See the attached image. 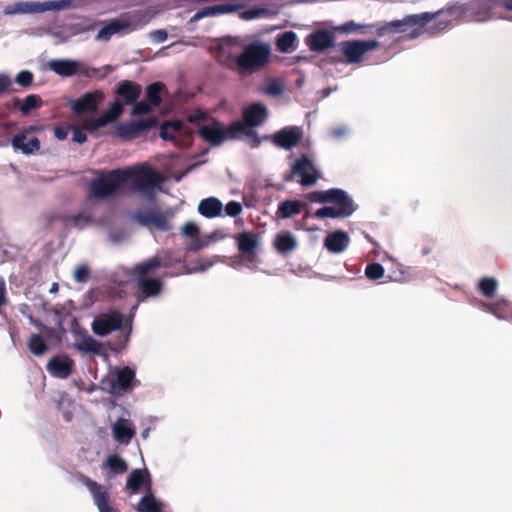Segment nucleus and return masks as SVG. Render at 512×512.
<instances>
[{
	"label": "nucleus",
	"mask_w": 512,
	"mask_h": 512,
	"mask_svg": "<svg viewBox=\"0 0 512 512\" xmlns=\"http://www.w3.org/2000/svg\"><path fill=\"white\" fill-rule=\"evenodd\" d=\"M27 344L31 353L35 356H42L48 350V345L40 334H32Z\"/></svg>",
	"instance_id": "nucleus-38"
},
{
	"label": "nucleus",
	"mask_w": 512,
	"mask_h": 512,
	"mask_svg": "<svg viewBox=\"0 0 512 512\" xmlns=\"http://www.w3.org/2000/svg\"><path fill=\"white\" fill-rule=\"evenodd\" d=\"M38 2L34 1H18L13 4L6 5L3 9V15L14 16L23 14H37Z\"/></svg>",
	"instance_id": "nucleus-26"
},
{
	"label": "nucleus",
	"mask_w": 512,
	"mask_h": 512,
	"mask_svg": "<svg viewBox=\"0 0 512 512\" xmlns=\"http://www.w3.org/2000/svg\"><path fill=\"white\" fill-rule=\"evenodd\" d=\"M341 57H333L335 63L359 64L363 61L367 52L380 47L377 40H347L339 44Z\"/></svg>",
	"instance_id": "nucleus-6"
},
{
	"label": "nucleus",
	"mask_w": 512,
	"mask_h": 512,
	"mask_svg": "<svg viewBox=\"0 0 512 512\" xmlns=\"http://www.w3.org/2000/svg\"><path fill=\"white\" fill-rule=\"evenodd\" d=\"M104 99L105 94L101 90L86 92L71 103V109L76 115L95 112Z\"/></svg>",
	"instance_id": "nucleus-17"
},
{
	"label": "nucleus",
	"mask_w": 512,
	"mask_h": 512,
	"mask_svg": "<svg viewBox=\"0 0 512 512\" xmlns=\"http://www.w3.org/2000/svg\"><path fill=\"white\" fill-rule=\"evenodd\" d=\"M181 231H182V234L187 237H195L200 232L199 227L194 222H191V221L186 222L183 225Z\"/></svg>",
	"instance_id": "nucleus-54"
},
{
	"label": "nucleus",
	"mask_w": 512,
	"mask_h": 512,
	"mask_svg": "<svg viewBox=\"0 0 512 512\" xmlns=\"http://www.w3.org/2000/svg\"><path fill=\"white\" fill-rule=\"evenodd\" d=\"M116 93L123 97L127 104H133L141 94V86L135 82L124 80L119 83Z\"/></svg>",
	"instance_id": "nucleus-27"
},
{
	"label": "nucleus",
	"mask_w": 512,
	"mask_h": 512,
	"mask_svg": "<svg viewBox=\"0 0 512 512\" xmlns=\"http://www.w3.org/2000/svg\"><path fill=\"white\" fill-rule=\"evenodd\" d=\"M267 116L268 110L264 104L260 102L252 103L243 111V120H237L230 124L229 132L232 137L240 138L241 131L260 126Z\"/></svg>",
	"instance_id": "nucleus-8"
},
{
	"label": "nucleus",
	"mask_w": 512,
	"mask_h": 512,
	"mask_svg": "<svg viewBox=\"0 0 512 512\" xmlns=\"http://www.w3.org/2000/svg\"><path fill=\"white\" fill-rule=\"evenodd\" d=\"M299 177V183L303 187H311L316 184L320 178V172L314 162L305 154H302L291 165L290 171L283 174L284 182H293Z\"/></svg>",
	"instance_id": "nucleus-4"
},
{
	"label": "nucleus",
	"mask_w": 512,
	"mask_h": 512,
	"mask_svg": "<svg viewBox=\"0 0 512 512\" xmlns=\"http://www.w3.org/2000/svg\"><path fill=\"white\" fill-rule=\"evenodd\" d=\"M297 35L293 31H286L278 35L276 40L277 49L283 53H289L296 48Z\"/></svg>",
	"instance_id": "nucleus-32"
},
{
	"label": "nucleus",
	"mask_w": 512,
	"mask_h": 512,
	"mask_svg": "<svg viewBox=\"0 0 512 512\" xmlns=\"http://www.w3.org/2000/svg\"><path fill=\"white\" fill-rule=\"evenodd\" d=\"M506 304H485V308L488 312L492 313L499 319H505L506 315L503 313L504 308L506 307Z\"/></svg>",
	"instance_id": "nucleus-52"
},
{
	"label": "nucleus",
	"mask_w": 512,
	"mask_h": 512,
	"mask_svg": "<svg viewBox=\"0 0 512 512\" xmlns=\"http://www.w3.org/2000/svg\"><path fill=\"white\" fill-rule=\"evenodd\" d=\"M133 104H134V106L132 109V113L134 115H144V114H148L151 111V106H150V103H148V102L140 101V102H135Z\"/></svg>",
	"instance_id": "nucleus-55"
},
{
	"label": "nucleus",
	"mask_w": 512,
	"mask_h": 512,
	"mask_svg": "<svg viewBox=\"0 0 512 512\" xmlns=\"http://www.w3.org/2000/svg\"><path fill=\"white\" fill-rule=\"evenodd\" d=\"M264 92L267 95L278 96L283 92L281 84L277 80H272L266 84Z\"/></svg>",
	"instance_id": "nucleus-51"
},
{
	"label": "nucleus",
	"mask_w": 512,
	"mask_h": 512,
	"mask_svg": "<svg viewBox=\"0 0 512 512\" xmlns=\"http://www.w3.org/2000/svg\"><path fill=\"white\" fill-rule=\"evenodd\" d=\"M142 485H147V489L150 490L151 480L149 472L146 469L133 470L127 478L126 488L130 491V494H136Z\"/></svg>",
	"instance_id": "nucleus-25"
},
{
	"label": "nucleus",
	"mask_w": 512,
	"mask_h": 512,
	"mask_svg": "<svg viewBox=\"0 0 512 512\" xmlns=\"http://www.w3.org/2000/svg\"><path fill=\"white\" fill-rule=\"evenodd\" d=\"M74 362L72 359L65 357L60 358L58 356L52 357L48 364L47 370L54 376L59 378H67L73 372Z\"/></svg>",
	"instance_id": "nucleus-22"
},
{
	"label": "nucleus",
	"mask_w": 512,
	"mask_h": 512,
	"mask_svg": "<svg viewBox=\"0 0 512 512\" xmlns=\"http://www.w3.org/2000/svg\"><path fill=\"white\" fill-rule=\"evenodd\" d=\"M366 27H368V26L364 25V24L355 23L354 21H348L346 23L341 24L336 29L341 33L351 34V33H363L364 32L363 30Z\"/></svg>",
	"instance_id": "nucleus-45"
},
{
	"label": "nucleus",
	"mask_w": 512,
	"mask_h": 512,
	"mask_svg": "<svg viewBox=\"0 0 512 512\" xmlns=\"http://www.w3.org/2000/svg\"><path fill=\"white\" fill-rule=\"evenodd\" d=\"M113 434L116 441L127 444L135 436V430L126 420L120 419L113 426Z\"/></svg>",
	"instance_id": "nucleus-31"
},
{
	"label": "nucleus",
	"mask_w": 512,
	"mask_h": 512,
	"mask_svg": "<svg viewBox=\"0 0 512 512\" xmlns=\"http://www.w3.org/2000/svg\"><path fill=\"white\" fill-rule=\"evenodd\" d=\"M138 512H163L162 505L158 502L154 495L148 490V493L145 494L138 503Z\"/></svg>",
	"instance_id": "nucleus-37"
},
{
	"label": "nucleus",
	"mask_w": 512,
	"mask_h": 512,
	"mask_svg": "<svg viewBox=\"0 0 512 512\" xmlns=\"http://www.w3.org/2000/svg\"><path fill=\"white\" fill-rule=\"evenodd\" d=\"M33 79L34 76L32 72L28 70H22L16 75L15 81L22 87H28L32 84Z\"/></svg>",
	"instance_id": "nucleus-48"
},
{
	"label": "nucleus",
	"mask_w": 512,
	"mask_h": 512,
	"mask_svg": "<svg viewBox=\"0 0 512 512\" xmlns=\"http://www.w3.org/2000/svg\"><path fill=\"white\" fill-rule=\"evenodd\" d=\"M162 266V261L158 256L137 263L131 272L133 280L136 282L139 292L145 297H156L162 290V280L156 277V270Z\"/></svg>",
	"instance_id": "nucleus-3"
},
{
	"label": "nucleus",
	"mask_w": 512,
	"mask_h": 512,
	"mask_svg": "<svg viewBox=\"0 0 512 512\" xmlns=\"http://www.w3.org/2000/svg\"><path fill=\"white\" fill-rule=\"evenodd\" d=\"M163 182L162 174L147 165L118 168L92 180L88 196L90 199L104 200L126 188L131 194H140L154 201Z\"/></svg>",
	"instance_id": "nucleus-1"
},
{
	"label": "nucleus",
	"mask_w": 512,
	"mask_h": 512,
	"mask_svg": "<svg viewBox=\"0 0 512 512\" xmlns=\"http://www.w3.org/2000/svg\"><path fill=\"white\" fill-rule=\"evenodd\" d=\"M270 138L273 144L284 150H291L296 147L302 139V130L297 126H288L275 132Z\"/></svg>",
	"instance_id": "nucleus-16"
},
{
	"label": "nucleus",
	"mask_w": 512,
	"mask_h": 512,
	"mask_svg": "<svg viewBox=\"0 0 512 512\" xmlns=\"http://www.w3.org/2000/svg\"><path fill=\"white\" fill-rule=\"evenodd\" d=\"M184 125L180 120L164 121L160 126L159 136L163 140H173L176 133L182 132Z\"/></svg>",
	"instance_id": "nucleus-34"
},
{
	"label": "nucleus",
	"mask_w": 512,
	"mask_h": 512,
	"mask_svg": "<svg viewBox=\"0 0 512 512\" xmlns=\"http://www.w3.org/2000/svg\"><path fill=\"white\" fill-rule=\"evenodd\" d=\"M150 35H151V38L153 39V41H155L157 43L164 42L168 37L167 31L164 29L154 30L151 32Z\"/></svg>",
	"instance_id": "nucleus-56"
},
{
	"label": "nucleus",
	"mask_w": 512,
	"mask_h": 512,
	"mask_svg": "<svg viewBox=\"0 0 512 512\" xmlns=\"http://www.w3.org/2000/svg\"><path fill=\"white\" fill-rule=\"evenodd\" d=\"M243 210L242 204L237 201H230L225 206V212L230 217H237Z\"/></svg>",
	"instance_id": "nucleus-50"
},
{
	"label": "nucleus",
	"mask_w": 512,
	"mask_h": 512,
	"mask_svg": "<svg viewBox=\"0 0 512 512\" xmlns=\"http://www.w3.org/2000/svg\"><path fill=\"white\" fill-rule=\"evenodd\" d=\"M107 124H109V119L105 118L104 115L98 118L88 117L83 121V128L85 130L93 132L98 130L99 128L106 126Z\"/></svg>",
	"instance_id": "nucleus-43"
},
{
	"label": "nucleus",
	"mask_w": 512,
	"mask_h": 512,
	"mask_svg": "<svg viewBox=\"0 0 512 512\" xmlns=\"http://www.w3.org/2000/svg\"><path fill=\"white\" fill-rule=\"evenodd\" d=\"M243 8V5H236V4H220L215 6H208L200 9L203 18L204 17H211L216 16L220 14H228L238 11L239 9Z\"/></svg>",
	"instance_id": "nucleus-35"
},
{
	"label": "nucleus",
	"mask_w": 512,
	"mask_h": 512,
	"mask_svg": "<svg viewBox=\"0 0 512 512\" xmlns=\"http://www.w3.org/2000/svg\"><path fill=\"white\" fill-rule=\"evenodd\" d=\"M71 0H56V1H46V2H38V12L43 13L51 10H64L71 6Z\"/></svg>",
	"instance_id": "nucleus-41"
},
{
	"label": "nucleus",
	"mask_w": 512,
	"mask_h": 512,
	"mask_svg": "<svg viewBox=\"0 0 512 512\" xmlns=\"http://www.w3.org/2000/svg\"><path fill=\"white\" fill-rule=\"evenodd\" d=\"M51 71L62 77H71L80 74L86 77H94L98 69L84 65L72 59H53L48 62Z\"/></svg>",
	"instance_id": "nucleus-10"
},
{
	"label": "nucleus",
	"mask_w": 512,
	"mask_h": 512,
	"mask_svg": "<svg viewBox=\"0 0 512 512\" xmlns=\"http://www.w3.org/2000/svg\"><path fill=\"white\" fill-rule=\"evenodd\" d=\"M349 244V237L346 232L337 230L327 235L324 246L328 251L338 254L343 252Z\"/></svg>",
	"instance_id": "nucleus-23"
},
{
	"label": "nucleus",
	"mask_w": 512,
	"mask_h": 512,
	"mask_svg": "<svg viewBox=\"0 0 512 512\" xmlns=\"http://www.w3.org/2000/svg\"><path fill=\"white\" fill-rule=\"evenodd\" d=\"M306 44L311 51L323 52L334 46V36L328 30H316L307 36Z\"/></svg>",
	"instance_id": "nucleus-20"
},
{
	"label": "nucleus",
	"mask_w": 512,
	"mask_h": 512,
	"mask_svg": "<svg viewBox=\"0 0 512 512\" xmlns=\"http://www.w3.org/2000/svg\"><path fill=\"white\" fill-rule=\"evenodd\" d=\"M69 128H71L73 130L72 140L74 142H77L79 144H83L84 142H86L87 135L84 132V128L83 127L81 128V127H78V126H75V125H69Z\"/></svg>",
	"instance_id": "nucleus-53"
},
{
	"label": "nucleus",
	"mask_w": 512,
	"mask_h": 512,
	"mask_svg": "<svg viewBox=\"0 0 512 512\" xmlns=\"http://www.w3.org/2000/svg\"><path fill=\"white\" fill-rule=\"evenodd\" d=\"M131 25L129 20L113 19L103 28H101L96 36L97 41H109L111 37L121 31L129 28Z\"/></svg>",
	"instance_id": "nucleus-24"
},
{
	"label": "nucleus",
	"mask_w": 512,
	"mask_h": 512,
	"mask_svg": "<svg viewBox=\"0 0 512 512\" xmlns=\"http://www.w3.org/2000/svg\"><path fill=\"white\" fill-rule=\"evenodd\" d=\"M241 135H244L249 139V145L251 148H257L260 146L261 139L253 128H247L246 130L241 131Z\"/></svg>",
	"instance_id": "nucleus-49"
},
{
	"label": "nucleus",
	"mask_w": 512,
	"mask_h": 512,
	"mask_svg": "<svg viewBox=\"0 0 512 512\" xmlns=\"http://www.w3.org/2000/svg\"><path fill=\"white\" fill-rule=\"evenodd\" d=\"M234 239L243 261L247 264L257 265L259 263L257 251L261 244L260 235L252 231H244L235 235Z\"/></svg>",
	"instance_id": "nucleus-9"
},
{
	"label": "nucleus",
	"mask_w": 512,
	"mask_h": 512,
	"mask_svg": "<svg viewBox=\"0 0 512 512\" xmlns=\"http://www.w3.org/2000/svg\"><path fill=\"white\" fill-rule=\"evenodd\" d=\"M274 246L280 254H289L297 248V241L290 232H280L276 235Z\"/></svg>",
	"instance_id": "nucleus-30"
},
{
	"label": "nucleus",
	"mask_w": 512,
	"mask_h": 512,
	"mask_svg": "<svg viewBox=\"0 0 512 512\" xmlns=\"http://www.w3.org/2000/svg\"><path fill=\"white\" fill-rule=\"evenodd\" d=\"M346 191L339 188H331L326 191H312L307 194V199L313 203H328L331 201H340L342 194Z\"/></svg>",
	"instance_id": "nucleus-29"
},
{
	"label": "nucleus",
	"mask_w": 512,
	"mask_h": 512,
	"mask_svg": "<svg viewBox=\"0 0 512 512\" xmlns=\"http://www.w3.org/2000/svg\"><path fill=\"white\" fill-rule=\"evenodd\" d=\"M10 142L15 151H20L24 155L36 154L41 148V142L38 137L26 135V132L16 133Z\"/></svg>",
	"instance_id": "nucleus-19"
},
{
	"label": "nucleus",
	"mask_w": 512,
	"mask_h": 512,
	"mask_svg": "<svg viewBox=\"0 0 512 512\" xmlns=\"http://www.w3.org/2000/svg\"><path fill=\"white\" fill-rule=\"evenodd\" d=\"M342 199L340 201H331L330 203H334L336 207L324 206L316 210L315 217L318 219H323L326 217L330 218H345L349 217L356 210V205L354 204L353 199L347 194V192L342 194Z\"/></svg>",
	"instance_id": "nucleus-12"
},
{
	"label": "nucleus",
	"mask_w": 512,
	"mask_h": 512,
	"mask_svg": "<svg viewBox=\"0 0 512 512\" xmlns=\"http://www.w3.org/2000/svg\"><path fill=\"white\" fill-rule=\"evenodd\" d=\"M222 210V202L215 197L205 198L198 205L199 213L206 218L218 217L221 215Z\"/></svg>",
	"instance_id": "nucleus-28"
},
{
	"label": "nucleus",
	"mask_w": 512,
	"mask_h": 512,
	"mask_svg": "<svg viewBox=\"0 0 512 512\" xmlns=\"http://www.w3.org/2000/svg\"><path fill=\"white\" fill-rule=\"evenodd\" d=\"M90 271L87 265L82 264L76 267L74 271V280L77 283H86L89 280Z\"/></svg>",
	"instance_id": "nucleus-47"
},
{
	"label": "nucleus",
	"mask_w": 512,
	"mask_h": 512,
	"mask_svg": "<svg viewBox=\"0 0 512 512\" xmlns=\"http://www.w3.org/2000/svg\"><path fill=\"white\" fill-rule=\"evenodd\" d=\"M260 13V10H248V11H245L242 16L244 19H252V18H255L256 16H258Z\"/></svg>",
	"instance_id": "nucleus-63"
},
{
	"label": "nucleus",
	"mask_w": 512,
	"mask_h": 512,
	"mask_svg": "<svg viewBox=\"0 0 512 512\" xmlns=\"http://www.w3.org/2000/svg\"><path fill=\"white\" fill-rule=\"evenodd\" d=\"M12 85V81L9 76L0 74V94L9 90Z\"/></svg>",
	"instance_id": "nucleus-58"
},
{
	"label": "nucleus",
	"mask_w": 512,
	"mask_h": 512,
	"mask_svg": "<svg viewBox=\"0 0 512 512\" xmlns=\"http://www.w3.org/2000/svg\"><path fill=\"white\" fill-rule=\"evenodd\" d=\"M165 88L161 82L150 84L146 90V97L150 104L158 106L162 102L161 92Z\"/></svg>",
	"instance_id": "nucleus-40"
},
{
	"label": "nucleus",
	"mask_w": 512,
	"mask_h": 512,
	"mask_svg": "<svg viewBox=\"0 0 512 512\" xmlns=\"http://www.w3.org/2000/svg\"><path fill=\"white\" fill-rule=\"evenodd\" d=\"M270 47L262 42L246 45L239 55H229L226 65L239 74H252L260 71L269 61Z\"/></svg>",
	"instance_id": "nucleus-2"
},
{
	"label": "nucleus",
	"mask_w": 512,
	"mask_h": 512,
	"mask_svg": "<svg viewBox=\"0 0 512 512\" xmlns=\"http://www.w3.org/2000/svg\"><path fill=\"white\" fill-rule=\"evenodd\" d=\"M478 288L485 297L492 298L496 294L498 282L494 277H483L478 283Z\"/></svg>",
	"instance_id": "nucleus-39"
},
{
	"label": "nucleus",
	"mask_w": 512,
	"mask_h": 512,
	"mask_svg": "<svg viewBox=\"0 0 512 512\" xmlns=\"http://www.w3.org/2000/svg\"><path fill=\"white\" fill-rule=\"evenodd\" d=\"M106 465L115 474H123L128 469L126 462L118 455H110L106 460Z\"/></svg>",
	"instance_id": "nucleus-42"
},
{
	"label": "nucleus",
	"mask_w": 512,
	"mask_h": 512,
	"mask_svg": "<svg viewBox=\"0 0 512 512\" xmlns=\"http://www.w3.org/2000/svg\"><path fill=\"white\" fill-rule=\"evenodd\" d=\"M140 384L136 379L135 370L129 366L119 368L115 372V378L110 381V391L114 395H122L133 390Z\"/></svg>",
	"instance_id": "nucleus-13"
},
{
	"label": "nucleus",
	"mask_w": 512,
	"mask_h": 512,
	"mask_svg": "<svg viewBox=\"0 0 512 512\" xmlns=\"http://www.w3.org/2000/svg\"><path fill=\"white\" fill-rule=\"evenodd\" d=\"M71 128H69V125L67 127L64 126H57L54 128V136L58 140H65L68 136V132Z\"/></svg>",
	"instance_id": "nucleus-57"
},
{
	"label": "nucleus",
	"mask_w": 512,
	"mask_h": 512,
	"mask_svg": "<svg viewBox=\"0 0 512 512\" xmlns=\"http://www.w3.org/2000/svg\"><path fill=\"white\" fill-rule=\"evenodd\" d=\"M7 303L6 289L4 283L0 284V308Z\"/></svg>",
	"instance_id": "nucleus-62"
},
{
	"label": "nucleus",
	"mask_w": 512,
	"mask_h": 512,
	"mask_svg": "<svg viewBox=\"0 0 512 512\" xmlns=\"http://www.w3.org/2000/svg\"><path fill=\"white\" fill-rule=\"evenodd\" d=\"M206 118V114L201 110H197L194 114L188 116V121L190 123H195L199 120H204Z\"/></svg>",
	"instance_id": "nucleus-60"
},
{
	"label": "nucleus",
	"mask_w": 512,
	"mask_h": 512,
	"mask_svg": "<svg viewBox=\"0 0 512 512\" xmlns=\"http://www.w3.org/2000/svg\"><path fill=\"white\" fill-rule=\"evenodd\" d=\"M331 134L336 137V138H339L341 136H343L345 134V129L344 128H335V129H332L331 130Z\"/></svg>",
	"instance_id": "nucleus-64"
},
{
	"label": "nucleus",
	"mask_w": 512,
	"mask_h": 512,
	"mask_svg": "<svg viewBox=\"0 0 512 512\" xmlns=\"http://www.w3.org/2000/svg\"><path fill=\"white\" fill-rule=\"evenodd\" d=\"M433 17L434 14L428 12L407 15L401 20H394L378 27L376 34L381 37L386 33L405 32L408 27H413L412 37H417L422 32L423 27L431 21Z\"/></svg>",
	"instance_id": "nucleus-7"
},
{
	"label": "nucleus",
	"mask_w": 512,
	"mask_h": 512,
	"mask_svg": "<svg viewBox=\"0 0 512 512\" xmlns=\"http://www.w3.org/2000/svg\"><path fill=\"white\" fill-rule=\"evenodd\" d=\"M303 203L300 200H286L279 204L277 215L281 218H290L301 212Z\"/></svg>",
	"instance_id": "nucleus-33"
},
{
	"label": "nucleus",
	"mask_w": 512,
	"mask_h": 512,
	"mask_svg": "<svg viewBox=\"0 0 512 512\" xmlns=\"http://www.w3.org/2000/svg\"><path fill=\"white\" fill-rule=\"evenodd\" d=\"M76 340L73 344L74 348L82 353H91L99 355L101 353V345L90 336L87 331L75 333Z\"/></svg>",
	"instance_id": "nucleus-21"
},
{
	"label": "nucleus",
	"mask_w": 512,
	"mask_h": 512,
	"mask_svg": "<svg viewBox=\"0 0 512 512\" xmlns=\"http://www.w3.org/2000/svg\"><path fill=\"white\" fill-rule=\"evenodd\" d=\"M155 124V119L136 120L119 124L117 127V135L122 139H134L143 132L153 128Z\"/></svg>",
	"instance_id": "nucleus-18"
},
{
	"label": "nucleus",
	"mask_w": 512,
	"mask_h": 512,
	"mask_svg": "<svg viewBox=\"0 0 512 512\" xmlns=\"http://www.w3.org/2000/svg\"><path fill=\"white\" fill-rule=\"evenodd\" d=\"M14 104L19 108L22 114L27 115L32 109L39 108L42 104L40 96L35 94L28 95L23 101L19 98L14 99Z\"/></svg>",
	"instance_id": "nucleus-36"
},
{
	"label": "nucleus",
	"mask_w": 512,
	"mask_h": 512,
	"mask_svg": "<svg viewBox=\"0 0 512 512\" xmlns=\"http://www.w3.org/2000/svg\"><path fill=\"white\" fill-rule=\"evenodd\" d=\"M384 271L380 263L374 262L366 266L365 275L370 280H378L384 275Z\"/></svg>",
	"instance_id": "nucleus-44"
},
{
	"label": "nucleus",
	"mask_w": 512,
	"mask_h": 512,
	"mask_svg": "<svg viewBox=\"0 0 512 512\" xmlns=\"http://www.w3.org/2000/svg\"><path fill=\"white\" fill-rule=\"evenodd\" d=\"M123 112V105L120 101L115 100L111 103L109 110L103 115L109 119V123L116 120Z\"/></svg>",
	"instance_id": "nucleus-46"
},
{
	"label": "nucleus",
	"mask_w": 512,
	"mask_h": 512,
	"mask_svg": "<svg viewBox=\"0 0 512 512\" xmlns=\"http://www.w3.org/2000/svg\"><path fill=\"white\" fill-rule=\"evenodd\" d=\"M123 315L115 310L99 314L92 322V331L101 337L120 330L123 325Z\"/></svg>",
	"instance_id": "nucleus-11"
},
{
	"label": "nucleus",
	"mask_w": 512,
	"mask_h": 512,
	"mask_svg": "<svg viewBox=\"0 0 512 512\" xmlns=\"http://www.w3.org/2000/svg\"><path fill=\"white\" fill-rule=\"evenodd\" d=\"M79 480L92 494L94 503L97 506L99 512H119L110 506L109 494L102 485L83 474L79 475Z\"/></svg>",
	"instance_id": "nucleus-14"
},
{
	"label": "nucleus",
	"mask_w": 512,
	"mask_h": 512,
	"mask_svg": "<svg viewBox=\"0 0 512 512\" xmlns=\"http://www.w3.org/2000/svg\"><path fill=\"white\" fill-rule=\"evenodd\" d=\"M227 235L223 233L222 230H215L210 235L207 236L209 243L213 241H218L226 238Z\"/></svg>",
	"instance_id": "nucleus-59"
},
{
	"label": "nucleus",
	"mask_w": 512,
	"mask_h": 512,
	"mask_svg": "<svg viewBox=\"0 0 512 512\" xmlns=\"http://www.w3.org/2000/svg\"><path fill=\"white\" fill-rule=\"evenodd\" d=\"M209 245V241L199 240L197 239L190 247L192 251H198Z\"/></svg>",
	"instance_id": "nucleus-61"
},
{
	"label": "nucleus",
	"mask_w": 512,
	"mask_h": 512,
	"mask_svg": "<svg viewBox=\"0 0 512 512\" xmlns=\"http://www.w3.org/2000/svg\"><path fill=\"white\" fill-rule=\"evenodd\" d=\"M230 125L224 127L219 121L214 120L211 125H204L199 129V135L213 146L221 145L225 140H236L229 132Z\"/></svg>",
	"instance_id": "nucleus-15"
},
{
	"label": "nucleus",
	"mask_w": 512,
	"mask_h": 512,
	"mask_svg": "<svg viewBox=\"0 0 512 512\" xmlns=\"http://www.w3.org/2000/svg\"><path fill=\"white\" fill-rule=\"evenodd\" d=\"M175 215L176 211L173 208H167L161 211L159 208L155 207L135 212L133 219L143 227L168 232L172 229L171 221L174 219Z\"/></svg>",
	"instance_id": "nucleus-5"
}]
</instances>
